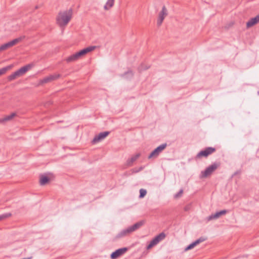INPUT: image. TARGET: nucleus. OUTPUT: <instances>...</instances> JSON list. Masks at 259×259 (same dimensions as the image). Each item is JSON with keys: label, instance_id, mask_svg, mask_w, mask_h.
Wrapping results in <instances>:
<instances>
[{"label": "nucleus", "instance_id": "obj_1", "mask_svg": "<svg viewBox=\"0 0 259 259\" xmlns=\"http://www.w3.org/2000/svg\"><path fill=\"white\" fill-rule=\"evenodd\" d=\"M72 15V9L60 12L56 18L57 23L61 27L66 26L71 19Z\"/></svg>", "mask_w": 259, "mask_h": 259}, {"label": "nucleus", "instance_id": "obj_2", "mask_svg": "<svg viewBox=\"0 0 259 259\" xmlns=\"http://www.w3.org/2000/svg\"><path fill=\"white\" fill-rule=\"evenodd\" d=\"M145 221L142 220L135 223L133 226H130L126 229L121 230L113 238V240L115 241L119 239L123 238L129 235L133 232L139 229L140 227L144 225Z\"/></svg>", "mask_w": 259, "mask_h": 259}, {"label": "nucleus", "instance_id": "obj_3", "mask_svg": "<svg viewBox=\"0 0 259 259\" xmlns=\"http://www.w3.org/2000/svg\"><path fill=\"white\" fill-rule=\"evenodd\" d=\"M218 167L217 163H213L208 166L205 170L202 171L200 177L201 178H206L210 175Z\"/></svg>", "mask_w": 259, "mask_h": 259}, {"label": "nucleus", "instance_id": "obj_4", "mask_svg": "<svg viewBox=\"0 0 259 259\" xmlns=\"http://www.w3.org/2000/svg\"><path fill=\"white\" fill-rule=\"evenodd\" d=\"M165 237V234L164 233H161L155 236L149 243L147 246V249H149L154 246L157 245L160 241L162 240Z\"/></svg>", "mask_w": 259, "mask_h": 259}, {"label": "nucleus", "instance_id": "obj_5", "mask_svg": "<svg viewBox=\"0 0 259 259\" xmlns=\"http://www.w3.org/2000/svg\"><path fill=\"white\" fill-rule=\"evenodd\" d=\"M166 146H167L166 143H164V144H162L159 145L156 149H155L153 151H152V152L148 156V158L150 159L153 157H154V158L157 157L159 155V154L164 149H165Z\"/></svg>", "mask_w": 259, "mask_h": 259}, {"label": "nucleus", "instance_id": "obj_6", "mask_svg": "<svg viewBox=\"0 0 259 259\" xmlns=\"http://www.w3.org/2000/svg\"><path fill=\"white\" fill-rule=\"evenodd\" d=\"M168 15L167 10L165 6H163L162 8V10L159 13L157 20V24L158 26H160L164 20V18Z\"/></svg>", "mask_w": 259, "mask_h": 259}, {"label": "nucleus", "instance_id": "obj_7", "mask_svg": "<svg viewBox=\"0 0 259 259\" xmlns=\"http://www.w3.org/2000/svg\"><path fill=\"white\" fill-rule=\"evenodd\" d=\"M60 76L59 74H51L48 76L45 77L39 81V84H44L51 82L53 80H56Z\"/></svg>", "mask_w": 259, "mask_h": 259}, {"label": "nucleus", "instance_id": "obj_8", "mask_svg": "<svg viewBox=\"0 0 259 259\" xmlns=\"http://www.w3.org/2000/svg\"><path fill=\"white\" fill-rule=\"evenodd\" d=\"M215 151V149L212 147H207L204 150L200 151L197 155V157H201L202 156L207 157L208 155L211 154Z\"/></svg>", "mask_w": 259, "mask_h": 259}, {"label": "nucleus", "instance_id": "obj_9", "mask_svg": "<svg viewBox=\"0 0 259 259\" xmlns=\"http://www.w3.org/2000/svg\"><path fill=\"white\" fill-rule=\"evenodd\" d=\"M127 250V248L123 247L117 249L114 252H112L110 255L112 259H116L120 256L124 254Z\"/></svg>", "mask_w": 259, "mask_h": 259}, {"label": "nucleus", "instance_id": "obj_10", "mask_svg": "<svg viewBox=\"0 0 259 259\" xmlns=\"http://www.w3.org/2000/svg\"><path fill=\"white\" fill-rule=\"evenodd\" d=\"M96 48L95 46H90L89 47H87L86 48L83 49V50H81V51L76 52L77 56H78V58H80L82 56H84L87 53L93 51Z\"/></svg>", "mask_w": 259, "mask_h": 259}, {"label": "nucleus", "instance_id": "obj_11", "mask_svg": "<svg viewBox=\"0 0 259 259\" xmlns=\"http://www.w3.org/2000/svg\"><path fill=\"white\" fill-rule=\"evenodd\" d=\"M227 213L226 210H222L220 211H218L214 213H212L207 218L208 221L217 220L219 219L221 216L226 214Z\"/></svg>", "mask_w": 259, "mask_h": 259}, {"label": "nucleus", "instance_id": "obj_12", "mask_svg": "<svg viewBox=\"0 0 259 259\" xmlns=\"http://www.w3.org/2000/svg\"><path fill=\"white\" fill-rule=\"evenodd\" d=\"M109 134V132L100 133L98 135L95 136L93 140V143H96L99 141L104 139Z\"/></svg>", "mask_w": 259, "mask_h": 259}, {"label": "nucleus", "instance_id": "obj_13", "mask_svg": "<svg viewBox=\"0 0 259 259\" xmlns=\"http://www.w3.org/2000/svg\"><path fill=\"white\" fill-rule=\"evenodd\" d=\"M259 22V14L254 18H251L247 23V28H250Z\"/></svg>", "mask_w": 259, "mask_h": 259}, {"label": "nucleus", "instance_id": "obj_14", "mask_svg": "<svg viewBox=\"0 0 259 259\" xmlns=\"http://www.w3.org/2000/svg\"><path fill=\"white\" fill-rule=\"evenodd\" d=\"M140 156V153H137L133 156L131 158L128 159L126 162L125 165L126 166H131L133 163Z\"/></svg>", "mask_w": 259, "mask_h": 259}, {"label": "nucleus", "instance_id": "obj_15", "mask_svg": "<svg viewBox=\"0 0 259 259\" xmlns=\"http://www.w3.org/2000/svg\"><path fill=\"white\" fill-rule=\"evenodd\" d=\"M34 65L32 63L28 64L21 68H20L19 70V72H20V74L21 75H22L24 74L28 70L30 69L32 67H33Z\"/></svg>", "mask_w": 259, "mask_h": 259}, {"label": "nucleus", "instance_id": "obj_16", "mask_svg": "<svg viewBox=\"0 0 259 259\" xmlns=\"http://www.w3.org/2000/svg\"><path fill=\"white\" fill-rule=\"evenodd\" d=\"M34 65L32 63L28 64L21 68H20L19 70V72H20V74L21 75H22L24 74L28 70L30 69L32 67H33Z\"/></svg>", "mask_w": 259, "mask_h": 259}, {"label": "nucleus", "instance_id": "obj_17", "mask_svg": "<svg viewBox=\"0 0 259 259\" xmlns=\"http://www.w3.org/2000/svg\"><path fill=\"white\" fill-rule=\"evenodd\" d=\"M78 59H79V58H78V56H77L76 53H75V54H73L70 55V56L68 57L67 58H66L65 59V61L69 63V62H74Z\"/></svg>", "mask_w": 259, "mask_h": 259}, {"label": "nucleus", "instance_id": "obj_18", "mask_svg": "<svg viewBox=\"0 0 259 259\" xmlns=\"http://www.w3.org/2000/svg\"><path fill=\"white\" fill-rule=\"evenodd\" d=\"M25 36L24 35L21 36L20 37H19L18 38H16L10 41H9L11 47H13V46L17 44L18 43L21 42L22 40H23L25 38Z\"/></svg>", "mask_w": 259, "mask_h": 259}, {"label": "nucleus", "instance_id": "obj_19", "mask_svg": "<svg viewBox=\"0 0 259 259\" xmlns=\"http://www.w3.org/2000/svg\"><path fill=\"white\" fill-rule=\"evenodd\" d=\"M25 36L24 35L21 36L20 37H19L18 38H16L10 41H9L11 47H13V46L17 44L18 43L21 42L22 40H23L25 38Z\"/></svg>", "mask_w": 259, "mask_h": 259}, {"label": "nucleus", "instance_id": "obj_20", "mask_svg": "<svg viewBox=\"0 0 259 259\" xmlns=\"http://www.w3.org/2000/svg\"><path fill=\"white\" fill-rule=\"evenodd\" d=\"M114 4V0H107L105 5L104 6V9L105 10H108L112 8Z\"/></svg>", "mask_w": 259, "mask_h": 259}, {"label": "nucleus", "instance_id": "obj_21", "mask_svg": "<svg viewBox=\"0 0 259 259\" xmlns=\"http://www.w3.org/2000/svg\"><path fill=\"white\" fill-rule=\"evenodd\" d=\"M16 115V113H12L9 115H7L4 118H0V122H4L11 120Z\"/></svg>", "mask_w": 259, "mask_h": 259}, {"label": "nucleus", "instance_id": "obj_22", "mask_svg": "<svg viewBox=\"0 0 259 259\" xmlns=\"http://www.w3.org/2000/svg\"><path fill=\"white\" fill-rule=\"evenodd\" d=\"M49 181L48 177L45 176H41L40 178L39 183L40 185H45Z\"/></svg>", "mask_w": 259, "mask_h": 259}, {"label": "nucleus", "instance_id": "obj_23", "mask_svg": "<svg viewBox=\"0 0 259 259\" xmlns=\"http://www.w3.org/2000/svg\"><path fill=\"white\" fill-rule=\"evenodd\" d=\"M205 240V239L203 238H200L198 239H197L196 240H195V241H194L193 242H192V243H191L190 244H189L191 247V248H193L195 246H196L197 245L199 244L200 243L204 241Z\"/></svg>", "mask_w": 259, "mask_h": 259}, {"label": "nucleus", "instance_id": "obj_24", "mask_svg": "<svg viewBox=\"0 0 259 259\" xmlns=\"http://www.w3.org/2000/svg\"><path fill=\"white\" fill-rule=\"evenodd\" d=\"M12 47L10 42H8L7 43H6L4 45H2L1 47H0V51H3V50H6L9 48H11Z\"/></svg>", "mask_w": 259, "mask_h": 259}, {"label": "nucleus", "instance_id": "obj_25", "mask_svg": "<svg viewBox=\"0 0 259 259\" xmlns=\"http://www.w3.org/2000/svg\"><path fill=\"white\" fill-rule=\"evenodd\" d=\"M122 76L126 78H131L133 76V73L131 70H129L122 75Z\"/></svg>", "mask_w": 259, "mask_h": 259}, {"label": "nucleus", "instance_id": "obj_26", "mask_svg": "<svg viewBox=\"0 0 259 259\" xmlns=\"http://www.w3.org/2000/svg\"><path fill=\"white\" fill-rule=\"evenodd\" d=\"M147 191L144 189H141L140 190V195L139 198H143L146 194Z\"/></svg>", "mask_w": 259, "mask_h": 259}, {"label": "nucleus", "instance_id": "obj_27", "mask_svg": "<svg viewBox=\"0 0 259 259\" xmlns=\"http://www.w3.org/2000/svg\"><path fill=\"white\" fill-rule=\"evenodd\" d=\"M12 215L11 213H6L0 215V221L4 220L6 218H8Z\"/></svg>", "mask_w": 259, "mask_h": 259}, {"label": "nucleus", "instance_id": "obj_28", "mask_svg": "<svg viewBox=\"0 0 259 259\" xmlns=\"http://www.w3.org/2000/svg\"><path fill=\"white\" fill-rule=\"evenodd\" d=\"M11 66H9L0 69V75L5 73L6 71L10 68H11Z\"/></svg>", "mask_w": 259, "mask_h": 259}, {"label": "nucleus", "instance_id": "obj_29", "mask_svg": "<svg viewBox=\"0 0 259 259\" xmlns=\"http://www.w3.org/2000/svg\"><path fill=\"white\" fill-rule=\"evenodd\" d=\"M143 169V167H140L139 168H133V169H131V171L132 174H134V173L139 172V171H141Z\"/></svg>", "mask_w": 259, "mask_h": 259}, {"label": "nucleus", "instance_id": "obj_30", "mask_svg": "<svg viewBox=\"0 0 259 259\" xmlns=\"http://www.w3.org/2000/svg\"><path fill=\"white\" fill-rule=\"evenodd\" d=\"M150 67L149 66L144 65V64H142L139 67V70L140 71H142L143 70L148 69Z\"/></svg>", "mask_w": 259, "mask_h": 259}, {"label": "nucleus", "instance_id": "obj_31", "mask_svg": "<svg viewBox=\"0 0 259 259\" xmlns=\"http://www.w3.org/2000/svg\"><path fill=\"white\" fill-rule=\"evenodd\" d=\"M17 77V76L15 75V73L14 72L13 73H12V74H11L10 75H9L8 76V80H10V81H12L13 80H14L15 79H16Z\"/></svg>", "mask_w": 259, "mask_h": 259}, {"label": "nucleus", "instance_id": "obj_32", "mask_svg": "<svg viewBox=\"0 0 259 259\" xmlns=\"http://www.w3.org/2000/svg\"><path fill=\"white\" fill-rule=\"evenodd\" d=\"M183 193V190L181 189L179 192L175 195V198H178L180 197Z\"/></svg>", "mask_w": 259, "mask_h": 259}, {"label": "nucleus", "instance_id": "obj_33", "mask_svg": "<svg viewBox=\"0 0 259 259\" xmlns=\"http://www.w3.org/2000/svg\"><path fill=\"white\" fill-rule=\"evenodd\" d=\"M14 73H15V75L17 76V77H18L21 76L18 70H17Z\"/></svg>", "mask_w": 259, "mask_h": 259}, {"label": "nucleus", "instance_id": "obj_34", "mask_svg": "<svg viewBox=\"0 0 259 259\" xmlns=\"http://www.w3.org/2000/svg\"><path fill=\"white\" fill-rule=\"evenodd\" d=\"M14 73H15V75L17 76V77H18L21 76L18 70H17Z\"/></svg>", "mask_w": 259, "mask_h": 259}, {"label": "nucleus", "instance_id": "obj_35", "mask_svg": "<svg viewBox=\"0 0 259 259\" xmlns=\"http://www.w3.org/2000/svg\"><path fill=\"white\" fill-rule=\"evenodd\" d=\"M191 247L190 246V245H189L187 247H186L185 248V251H188V250H190V249H191Z\"/></svg>", "mask_w": 259, "mask_h": 259}]
</instances>
